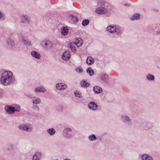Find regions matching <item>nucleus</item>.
Masks as SVG:
<instances>
[{
	"instance_id": "f257e3e1",
	"label": "nucleus",
	"mask_w": 160,
	"mask_h": 160,
	"mask_svg": "<svg viewBox=\"0 0 160 160\" xmlns=\"http://www.w3.org/2000/svg\"><path fill=\"white\" fill-rule=\"evenodd\" d=\"M1 75L0 81L2 85L8 86L12 84L14 81V78L12 73L10 71H7L3 72L0 70V75Z\"/></svg>"
},
{
	"instance_id": "f03ea898",
	"label": "nucleus",
	"mask_w": 160,
	"mask_h": 160,
	"mask_svg": "<svg viewBox=\"0 0 160 160\" xmlns=\"http://www.w3.org/2000/svg\"><path fill=\"white\" fill-rule=\"evenodd\" d=\"M98 5V7L96 9L95 12L100 15H103L107 13L110 7L108 3L103 1L99 2Z\"/></svg>"
},
{
	"instance_id": "7ed1b4c3",
	"label": "nucleus",
	"mask_w": 160,
	"mask_h": 160,
	"mask_svg": "<svg viewBox=\"0 0 160 160\" xmlns=\"http://www.w3.org/2000/svg\"><path fill=\"white\" fill-rule=\"evenodd\" d=\"M106 30L110 33H115L118 36H121L122 33V27L118 25H109L107 27Z\"/></svg>"
},
{
	"instance_id": "20e7f679",
	"label": "nucleus",
	"mask_w": 160,
	"mask_h": 160,
	"mask_svg": "<svg viewBox=\"0 0 160 160\" xmlns=\"http://www.w3.org/2000/svg\"><path fill=\"white\" fill-rule=\"evenodd\" d=\"M121 119L123 122L128 126H131L132 124L131 118L128 116L123 114L121 115Z\"/></svg>"
},
{
	"instance_id": "39448f33",
	"label": "nucleus",
	"mask_w": 160,
	"mask_h": 160,
	"mask_svg": "<svg viewBox=\"0 0 160 160\" xmlns=\"http://www.w3.org/2000/svg\"><path fill=\"white\" fill-rule=\"evenodd\" d=\"M40 45L44 49L47 50L51 49L53 47L52 43L48 40L43 41L41 42Z\"/></svg>"
},
{
	"instance_id": "423d86ee",
	"label": "nucleus",
	"mask_w": 160,
	"mask_h": 160,
	"mask_svg": "<svg viewBox=\"0 0 160 160\" xmlns=\"http://www.w3.org/2000/svg\"><path fill=\"white\" fill-rule=\"evenodd\" d=\"M62 134L64 137L68 138H71L73 136L72 129L68 128H65L63 129Z\"/></svg>"
},
{
	"instance_id": "0eeeda50",
	"label": "nucleus",
	"mask_w": 160,
	"mask_h": 160,
	"mask_svg": "<svg viewBox=\"0 0 160 160\" xmlns=\"http://www.w3.org/2000/svg\"><path fill=\"white\" fill-rule=\"evenodd\" d=\"M18 128L21 130L28 132L32 131L33 129L32 126L30 124L21 125L19 126Z\"/></svg>"
},
{
	"instance_id": "6e6552de",
	"label": "nucleus",
	"mask_w": 160,
	"mask_h": 160,
	"mask_svg": "<svg viewBox=\"0 0 160 160\" xmlns=\"http://www.w3.org/2000/svg\"><path fill=\"white\" fill-rule=\"evenodd\" d=\"M88 106L90 110L94 111L97 110L98 108V105L94 101L89 102L88 104Z\"/></svg>"
},
{
	"instance_id": "1a4fd4ad",
	"label": "nucleus",
	"mask_w": 160,
	"mask_h": 160,
	"mask_svg": "<svg viewBox=\"0 0 160 160\" xmlns=\"http://www.w3.org/2000/svg\"><path fill=\"white\" fill-rule=\"evenodd\" d=\"M21 22L25 24H29L30 22V17L26 15L22 16L21 17Z\"/></svg>"
},
{
	"instance_id": "9d476101",
	"label": "nucleus",
	"mask_w": 160,
	"mask_h": 160,
	"mask_svg": "<svg viewBox=\"0 0 160 160\" xmlns=\"http://www.w3.org/2000/svg\"><path fill=\"white\" fill-rule=\"evenodd\" d=\"M71 55L70 52L68 50L65 51L62 54V59L65 61L68 60L70 58Z\"/></svg>"
},
{
	"instance_id": "9b49d317",
	"label": "nucleus",
	"mask_w": 160,
	"mask_h": 160,
	"mask_svg": "<svg viewBox=\"0 0 160 160\" xmlns=\"http://www.w3.org/2000/svg\"><path fill=\"white\" fill-rule=\"evenodd\" d=\"M99 77L105 83H107L108 78L107 74L104 72H102L99 74Z\"/></svg>"
},
{
	"instance_id": "f8f14e48",
	"label": "nucleus",
	"mask_w": 160,
	"mask_h": 160,
	"mask_svg": "<svg viewBox=\"0 0 160 160\" xmlns=\"http://www.w3.org/2000/svg\"><path fill=\"white\" fill-rule=\"evenodd\" d=\"M56 87L57 89L60 90L65 89L67 87V85L63 83H58L56 84Z\"/></svg>"
},
{
	"instance_id": "ddd939ff",
	"label": "nucleus",
	"mask_w": 160,
	"mask_h": 160,
	"mask_svg": "<svg viewBox=\"0 0 160 160\" xmlns=\"http://www.w3.org/2000/svg\"><path fill=\"white\" fill-rule=\"evenodd\" d=\"M32 56L37 59H39L41 58L40 54L38 52L35 51H32L30 52Z\"/></svg>"
},
{
	"instance_id": "4468645a",
	"label": "nucleus",
	"mask_w": 160,
	"mask_h": 160,
	"mask_svg": "<svg viewBox=\"0 0 160 160\" xmlns=\"http://www.w3.org/2000/svg\"><path fill=\"white\" fill-rule=\"evenodd\" d=\"M42 156V153L39 152H36L34 155L33 158V160H40Z\"/></svg>"
},
{
	"instance_id": "2eb2a0df",
	"label": "nucleus",
	"mask_w": 160,
	"mask_h": 160,
	"mask_svg": "<svg viewBox=\"0 0 160 160\" xmlns=\"http://www.w3.org/2000/svg\"><path fill=\"white\" fill-rule=\"evenodd\" d=\"M46 91V89L43 86H40L35 88L34 92L36 93L44 92Z\"/></svg>"
},
{
	"instance_id": "dca6fc26",
	"label": "nucleus",
	"mask_w": 160,
	"mask_h": 160,
	"mask_svg": "<svg viewBox=\"0 0 160 160\" xmlns=\"http://www.w3.org/2000/svg\"><path fill=\"white\" fill-rule=\"evenodd\" d=\"M5 109L6 111L9 113H13L15 111V109L13 107L10 106H6L5 107Z\"/></svg>"
},
{
	"instance_id": "f3484780",
	"label": "nucleus",
	"mask_w": 160,
	"mask_h": 160,
	"mask_svg": "<svg viewBox=\"0 0 160 160\" xmlns=\"http://www.w3.org/2000/svg\"><path fill=\"white\" fill-rule=\"evenodd\" d=\"M61 34L64 36L66 35L68 32V28L67 26H63L61 29Z\"/></svg>"
},
{
	"instance_id": "a211bd4d",
	"label": "nucleus",
	"mask_w": 160,
	"mask_h": 160,
	"mask_svg": "<svg viewBox=\"0 0 160 160\" xmlns=\"http://www.w3.org/2000/svg\"><path fill=\"white\" fill-rule=\"evenodd\" d=\"M141 157L142 160H153L152 158L148 154H142Z\"/></svg>"
},
{
	"instance_id": "6ab92c4d",
	"label": "nucleus",
	"mask_w": 160,
	"mask_h": 160,
	"mask_svg": "<svg viewBox=\"0 0 160 160\" xmlns=\"http://www.w3.org/2000/svg\"><path fill=\"white\" fill-rule=\"evenodd\" d=\"M20 37H22V41L23 43L27 46H29L31 45V42L28 40L25 39L24 37L22 35H21L20 36Z\"/></svg>"
},
{
	"instance_id": "aec40b11",
	"label": "nucleus",
	"mask_w": 160,
	"mask_h": 160,
	"mask_svg": "<svg viewBox=\"0 0 160 160\" xmlns=\"http://www.w3.org/2000/svg\"><path fill=\"white\" fill-rule=\"evenodd\" d=\"M6 43L10 47H12L15 45V42L14 41L10 38H9L7 40Z\"/></svg>"
},
{
	"instance_id": "412c9836",
	"label": "nucleus",
	"mask_w": 160,
	"mask_h": 160,
	"mask_svg": "<svg viewBox=\"0 0 160 160\" xmlns=\"http://www.w3.org/2000/svg\"><path fill=\"white\" fill-rule=\"evenodd\" d=\"M93 89L95 94L100 93L102 91V88L98 86H94Z\"/></svg>"
},
{
	"instance_id": "4be33fe9",
	"label": "nucleus",
	"mask_w": 160,
	"mask_h": 160,
	"mask_svg": "<svg viewBox=\"0 0 160 160\" xmlns=\"http://www.w3.org/2000/svg\"><path fill=\"white\" fill-rule=\"evenodd\" d=\"M74 43L75 45L79 47L82 45V41L81 38H79L76 39Z\"/></svg>"
},
{
	"instance_id": "5701e85b",
	"label": "nucleus",
	"mask_w": 160,
	"mask_h": 160,
	"mask_svg": "<svg viewBox=\"0 0 160 160\" xmlns=\"http://www.w3.org/2000/svg\"><path fill=\"white\" fill-rule=\"evenodd\" d=\"M80 85L82 87L87 88L90 85V84L86 81L83 80L81 81Z\"/></svg>"
},
{
	"instance_id": "b1692460",
	"label": "nucleus",
	"mask_w": 160,
	"mask_h": 160,
	"mask_svg": "<svg viewBox=\"0 0 160 160\" xmlns=\"http://www.w3.org/2000/svg\"><path fill=\"white\" fill-rule=\"evenodd\" d=\"M47 132L49 135L51 136L53 135L56 133L55 129L53 128H51L48 129Z\"/></svg>"
},
{
	"instance_id": "393cba45",
	"label": "nucleus",
	"mask_w": 160,
	"mask_h": 160,
	"mask_svg": "<svg viewBox=\"0 0 160 160\" xmlns=\"http://www.w3.org/2000/svg\"><path fill=\"white\" fill-rule=\"evenodd\" d=\"M94 62V59L90 56L88 57L86 60V63L88 65L92 64Z\"/></svg>"
},
{
	"instance_id": "a878e982",
	"label": "nucleus",
	"mask_w": 160,
	"mask_h": 160,
	"mask_svg": "<svg viewBox=\"0 0 160 160\" xmlns=\"http://www.w3.org/2000/svg\"><path fill=\"white\" fill-rule=\"evenodd\" d=\"M32 102L33 104H38L41 102V99L38 98H35L32 100Z\"/></svg>"
},
{
	"instance_id": "bb28decb",
	"label": "nucleus",
	"mask_w": 160,
	"mask_h": 160,
	"mask_svg": "<svg viewBox=\"0 0 160 160\" xmlns=\"http://www.w3.org/2000/svg\"><path fill=\"white\" fill-rule=\"evenodd\" d=\"M87 72L90 76H92L94 73V71L90 67H89L87 69Z\"/></svg>"
},
{
	"instance_id": "cd10ccee",
	"label": "nucleus",
	"mask_w": 160,
	"mask_h": 160,
	"mask_svg": "<svg viewBox=\"0 0 160 160\" xmlns=\"http://www.w3.org/2000/svg\"><path fill=\"white\" fill-rule=\"evenodd\" d=\"M140 14L136 13L133 15L130 19L132 20H138L140 18Z\"/></svg>"
},
{
	"instance_id": "c85d7f7f",
	"label": "nucleus",
	"mask_w": 160,
	"mask_h": 160,
	"mask_svg": "<svg viewBox=\"0 0 160 160\" xmlns=\"http://www.w3.org/2000/svg\"><path fill=\"white\" fill-rule=\"evenodd\" d=\"M88 139L90 141H93L96 140L97 138L95 134H92L88 137Z\"/></svg>"
},
{
	"instance_id": "c756f323",
	"label": "nucleus",
	"mask_w": 160,
	"mask_h": 160,
	"mask_svg": "<svg viewBox=\"0 0 160 160\" xmlns=\"http://www.w3.org/2000/svg\"><path fill=\"white\" fill-rule=\"evenodd\" d=\"M147 80L150 81H153L154 79V76L151 74H148L146 77Z\"/></svg>"
},
{
	"instance_id": "7c9ffc66",
	"label": "nucleus",
	"mask_w": 160,
	"mask_h": 160,
	"mask_svg": "<svg viewBox=\"0 0 160 160\" xmlns=\"http://www.w3.org/2000/svg\"><path fill=\"white\" fill-rule=\"evenodd\" d=\"M14 149V146L13 144L10 143L8 144L7 147V150L8 151H11Z\"/></svg>"
},
{
	"instance_id": "2f4dec72",
	"label": "nucleus",
	"mask_w": 160,
	"mask_h": 160,
	"mask_svg": "<svg viewBox=\"0 0 160 160\" xmlns=\"http://www.w3.org/2000/svg\"><path fill=\"white\" fill-rule=\"evenodd\" d=\"M15 109V111L19 112L21 110V108L19 105H15L13 106Z\"/></svg>"
},
{
	"instance_id": "473e14b6",
	"label": "nucleus",
	"mask_w": 160,
	"mask_h": 160,
	"mask_svg": "<svg viewBox=\"0 0 160 160\" xmlns=\"http://www.w3.org/2000/svg\"><path fill=\"white\" fill-rule=\"evenodd\" d=\"M89 22V21L88 19H85L82 22V25L83 26H86L88 25Z\"/></svg>"
},
{
	"instance_id": "72a5a7b5",
	"label": "nucleus",
	"mask_w": 160,
	"mask_h": 160,
	"mask_svg": "<svg viewBox=\"0 0 160 160\" xmlns=\"http://www.w3.org/2000/svg\"><path fill=\"white\" fill-rule=\"evenodd\" d=\"M71 18L75 22H78V19L77 18L72 15H71Z\"/></svg>"
},
{
	"instance_id": "f704fd0d",
	"label": "nucleus",
	"mask_w": 160,
	"mask_h": 160,
	"mask_svg": "<svg viewBox=\"0 0 160 160\" xmlns=\"http://www.w3.org/2000/svg\"><path fill=\"white\" fill-rule=\"evenodd\" d=\"M74 94H75V96L77 97H78L79 98H81L82 97L81 96V93L78 91L77 92V91H76V92H74Z\"/></svg>"
},
{
	"instance_id": "c9c22d12",
	"label": "nucleus",
	"mask_w": 160,
	"mask_h": 160,
	"mask_svg": "<svg viewBox=\"0 0 160 160\" xmlns=\"http://www.w3.org/2000/svg\"><path fill=\"white\" fill-rule=\"evenodd\" d=\"M57 109L58 111L62 112L63 110V106L61 105H59L57 107Z\"/></svg>"
},
{
	"instance_id": "e433bc0d",
	"label": "nucleus",
	"mask_w": 160,
	"mask_h": 160,
	"mask_svg": "<svg viewBox=\"0 0 160 160\" xmlns=\"http://www.w3.org/2000/svg\"><path fill=\"white\" fill-rule=\"evenodd\" d=\"M4 14L0 10V20L3 19L4 17Z\"/></svg>"
},
{
	"instance_id": "4c0bfd02",
	"label": "nucleus",
	"mask_w": 160,
	"mask_h": 160,
	"mask_svg": "<svg viewBox=\"0 0 160 160\" xmlns=\"http://www.w3.org/2000/svg\"><path fill=\"white\" fill-rule=\"evenodd\" d=\"M75 71L78 72L80 73H82L83 72L82 69L80 68H78L75 69Z\"/></svg>"
},
{
	"instance_id": "58836bf2",
	"label": "nucleus",
	"mask_w": 160,
	"mask_h": 160,
	"mask_svg": "<svg viewBox=\"0 0 160 160\" xmlns=\"http://www.w3.org/2000/svg\"><path fill=\"white\" fill-rule=\"evenodd\" d=\"M70 47L73 52H75L76 51V48L74 47L71 46Z\"/></svg>"
},
{
	"instance_id": "ea45409f",
	"label": "nucleus",
	"mask_w": 160,
	"mask_h": 160,
	"mask_svg": "<svg viewBox=\"0 0 160 160\" xmlns=\"http://www.w3.org/2000/svg\"><path fill=\"white\" fill-rule=\"evenodd\" d=\"M26 96L28 98H32L33 97L32 96L28 94Z\"/></svg>"
},
{
	"instance_id": "a19ab883",
	"label": "nucleus",
	"mask_w": 160,
	"mask_h": 160,
	"mask_svg": "<svg viewBox=\"0 0 160 160\" xmlns=\"http://www.w3.org/2000/svg\"><path fill=\"white\" fill-rule=\"evenodd\" d=\"M157 34H160V31H159L157 32Z\"/></svg>"
},
{
	"instance_id": "79ce46f5",
	"label": "nucleus",
	"mask_w": 160,
	"mask_h": 160,
	"mask_svg": "<svg viewBox=\"0 0 160 160\" xmlns=\"http://www.w3.org/2000/svg\"><path fill=\"white\" fill-rule=\"evenodd\" d=\"M63 160H71V159H69V158H65V159H64Z\"/></svg>"
},
{
	"instance_id": "37998d69",
	"label": "nucleus",
	"mask_w": 160,
	"mask_h": 160,
	"mask_svg": "<svg viewBox=\"0 0 160 160\" xmlns=\"http://www.w3.org/2000/svg\"><path fill=\"white\" fill-rule=\"evenodd\" d=\"M53 160H59L58 159H54Z\"/></svg>"
},
{
	"instance_id": "c03bdc74",
	"label": "nucleus",
	"mask_w": 160,
	"mask_h": 160,
	"mask_svg": "<svg viewBox=\"0 0 160 160\" xmlns=\"http://www.w3.org/2000/svg\"><path fill=\"white\" fill-rule=\"evenodd\" d=\"M127 5V4H125V5H124L125 6H126Z\"/></svg>"
},
{
	"instance_id": "a18cd8bd",
	"label": "nucleus",
	"mask_w": 160,
	"mask_h": 160,
	"mask_svg": "<svg viewBox=\"0 0 160 160\" xmlns=\"http://www.w3.org/2000/svg\"><path fill=\"white\" fill-rule=\"evenodd\" d=\"M99 139H100V140H101V139H102V138H99Z\"/></svg>"
}]
</instances>
